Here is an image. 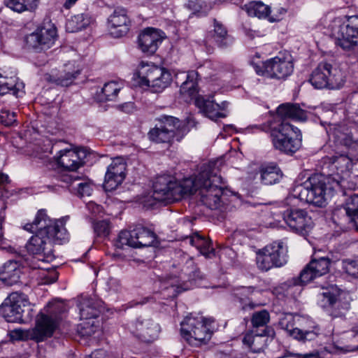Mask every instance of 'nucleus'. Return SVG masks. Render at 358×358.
Wrapping results in <instances>:
<instances>
[{"label":"nucleus","instance_id":"1","mask_svg":"<svg viewBox=\"0 0 358 358\" xmlns=\"http://www.w3.org/2000/svg\"><path fill=\"white\" fill-rule=\"evenodd\" d=\"M27 231L34 232L27 241V252L34 256H38V262H50L54 259L52 254V243L62 244L68 240V233L64 227L63 220H52L44 209L39 210L32 222L22 224Z\"/></svg>","mask_w":358,"mask_h":358},{"label":"nucleus","instance_id":"2","mask_svg":"<svg viewBox=\"0 0 358 358\" xmlns=\"http://www.w3.org/2000/svg\"><path fill=\"white\" fill-rule=\"evenodd\" d=\"M277 113L283 120L280 124L271 128L273 145L280 152L292 154L301 148L302 134L298 128L288 123L286 120L305 121L308 117V113L298 104L289 103L279 106Z\"/></svg>","mask_w":358,"mask_h":358},{"label":"nucleus","instance_id":"3","mask_svg":"<svg viewBox=\"0 0 358 358\" xmlns=\"http://www.w3.org/2000/svg\"><path fill=\"white\" fill-rule=\"evenodd\" d=\"M66 310L65 305L59 301L50 302L45 312L39 313L36 319L34 328L23 330L15 329L10 331L11 340H34L36 342L43 341L51 337L58 325V315Z\"/></svg>","mask_w":358,"mask_h":358},{"label":"nucleus","instance_id":"4","mask_svg":"<svg viewBox=\"0 0 358 358\" xmlns=\"http://www.w3.org/2000/svg\"><path fill=\"white\" fill-rule=\"evenodd\" d=\"M196 189V184L193 178L178 181L173 176L162 175L154 182L153 197L157 201L169 203L194 194Z\"/></svg>","mask_w":358,"mask_h":358},{"label":"nucleus","instance_id":"5","mask_svg":"<svg viewBox=\"0 0 358 358\" xmlns=\"http://www.w3.org/2000/svg\"><path fill=\"white\" fill-rule=\"evenodd\" d=\"M338 181L330 178L316 175L308 178L303 184L296 185L293 189V196L301 201L323 206L327 196L331 194L336 186H339Z\"/></svg>","mask_w":358,"mask_h":358},{"label":"nucleus","instance_id":"6","mask_svg":"<svg viewBox=\"0 0 358 358\" xmlns=\"http://www.w3.org/2000/svg\"><path fill=\"white\" fill-rule=\"evenodd\" d=\"M196 184L194 192L199 190L201 202L210 209H217L222 205V178L216 172L205 169L193 178Z\"/></svg>","mask_w":358,"mask_h":358},{"label":"nucleus","instance_id":"7","mask_svg":"<svg viewBox=\"0 0 358 358\" xmlns=\"http://www.w3.org/2000/svg\"><path fill=\"white\" fill-rule=\"evenodd\" d=\"M334 19L329 25L336 44L344 51H355L358 48V15Z\"/></svg>","mask_w":358,"mask_h":358},{"label":"nucleus","instance_id":"8","mask_svg":"<svg viewBox=\"0 0 358 358\" xmlns=\"http://www.w3.org/2000/svg\"><path fill=\"white\" fill-rule=\"evenodd\" d=\"M134 76L138 78L140 85L148 87L154 92H162L172 81V76L169 70L143 61L138 65Z\"/></svg>","mask_w":358,"mask_h":358},{"label":"nucleus","instance_id":"9","mask_svg":"<svg viewBox=\"0 0 358 358\" xmlns=\"http://www.w3.org/2000/svg\"><path fill=\"white\" fill-rule=\"evenodd\" d=\"M214 320L206 318L202 315L187 316L181 322L180 331L182 336L192 345L206 343L212 336L211 324Z\"/></svg>","mask_w":358,"mask_h":358},{"label":"nucleus","instance_id":"10","mask_svg":"<svg viewBox=\"0 0 358 358\" xmlns=\"http://www.w3.org/2000/svg\"><path fill=\"white\" fill-rule=\"evenodd\" d=\"M280 325L290 336L303 342L314 341L324 336L317 324L303 317L287 315L281 320Z\"/></svg>","mask_w":358,"mask_h":358},{"label":"nucleus","instance_id":"11","mask_svg":"<svg viewBox=\"0 0 358 358\" xmlns=\"http://www.w3.org/2000/svg\"><path fill=\"white\" fill-rule=\"evenodd\" d=\"M343 73L340 69L333 66L328 62H320L313 71L310 82L317 89H334L343 84Z\"/></svg>","mask_w":358,"mask_h":358},{"label":"nucleus","instance_id":"12","mask_svg":"<svg viewBox=\"0 0 358 358\" xmlns=\"http://www.w3.org/2000/svg\"><path fill=\"white\" fill-rule=\"evenodd\" d=\"M156 239L155 233L145 227H136L131 231L122 230L118 234L115 245L122 249L124 246L141 248L151 246Z\"/></svg>","mask_w":358,"mask_h":358},{"label":"nucleus","instance_id":"13","mask_svg":"<svg viewBox=\"0 0 358 358\" xmlns=\"http://www.w3.org/2000/svg\"><path fill=\"white\" fill-rule=\"evenodd\" d=\"M29 304L26 295L12 293L0 307V314L8 322H23L25 320L24 308Z\"/></svg>","mask_w":358,"mask_h":358},{"label":"nucleus","instance_id":"14","mask_svg":"<svg viewBox=\"0 0 358 358\" xmlns=\"http://www.w3.org/2000/svg\"><path fill=\"white\" fill-rule=\"evenodd\" d=\"M57 37V29L54 24L48 23L37 28L26 37L27 45L37 51L50 48Z\"/></svg>","mask_w":358,"mask_h":358},{"label":"nucleus","instance_id":"15","mask_svg":"<svg viewBox=\"0 0 358 358\" xmlns=\"http://www.w3.org/2000/svg\"><path fill=\"white\" fill-rule=\"evenodd\" d=\"M264 70L257 69L258 74L278 79L285 78L293 71L294 66L289 58L276 56L263 64Z\"/></svg>","mask_w":358,"mask_h":358},{"label":"nucleus","instance_id":"16","mask_svg":"<svg viewBox=\"0 0 358 358\" xmlns=\"http://www.w3.org/2000/svg\"><path fill=\"white\" fill-rule=\"evenodd\" d=\"M179 120L173 117H166L158 125L152 129L148 136L155 143H170L173 138Z\"/></svg>","mask_w":358,"mask_h":358},{"label":"nucleus","instance_id":"17","mask_svg":"<svg viewBox=\"0 0 358 358\" xmlns=\"http://www.w3.org/2000/svg\"><path fill=\"white\" fill-rule=\"evenodd\" d=\"M286 224L296 232L308 231L313 226V222L308 213L300 208H290L283 213Z\"/></svg>","mask_w":358,"mask_h":358},{"label":"nucleus","instance_id":"18","mask_svg":"<svg viewBox=\"0 0 358 358\" xmlns=\"http://www.w3.org/2000/svg\"><path fill=\"white\" fill-rule=\"evenodd\" d=\"M126 163L121 158L114 159L105 175L103 188L106 191L115 189L124 180Z\"/></svg>","mask_w":358,"mask_h":358},{"label":"nucleus","instance_id":"19","mask_svg":"<svg viewBox=\"0 0 358 358\" xmlns=\"http://www.w3.org/2000/svg\"><path fill=\"white\" fill-rule=\"evenodd\" d=\"M163 34L162 31L157 29H145L138 36L139 48L144 53L154 54L164 38Z\"/></svg>","mask_w":358,"mask_h":358},{"label":"nucleus","instance_id":"20","mask_svg":"<svg viewBox=\"0 0 358 358\" xmlns=\"http://www.w3.org/2000/svg\"><path fill=\"white\" fill-rule=\"evenodd\" d=\"M109 32L115 38L124 36L129 30L130 20L124 9H116L108 19Z\"/></svg>","mask_w":358,"mask_h":358},{"label":"nucleus","instance_id":"21","mask_svg":"<svg viewBox=\"0 0 358 358\" xmlns=\"http://www.w3.org/2000/svg\"><path fill=\"white\" fill-rule=\"evenodd\" d=\"M195 104L202 113L211 120H216L217 118L227 116L224 112L228 106L227 101L219 104L212 99L199 96L195 99Z\"/></svg>","mask_w":358,"mask_h":358},{"label":"nucleus","instance_id":"22","mask_svg":"<svg viewBox=\"0 0 358 358\" xmlns=\"http://www.w3.org/2000/svg\"><path fill=\"white\" fill-rule=\"evenodd\" d=\"M80 71L73 64H65L62 69L58 72H52V74L46 75L45 79L62 86L71 85L75 78L79 75Z\"/></svg>","mask_w":358,"mask_h":358},{"label":"nucleus","instance_id":"23","mask_svg":"<svg viewBox=\"0 0 358 358\" xmlns=\"http://www.w3.org/2000/svg\"><path fill=\"white\" fill-rule=\"evenodd\" d=\"M57 162L60 166L73 171L77 170L83 164L80 152L73 149L60 150Z\"/></svg>","mask_w":358,"mask_h":358},{"label":"nucleus","instance_id":"24","mask_svg":"<svg viewBox=\"0 0 358 358\" xmlns=\"http://www.w3.org/2000/svg\"><path fill=\"white\" fill-rule=\"evenodd\" d=\"M132 327V334L145 341H150L157 331V325L150 319H138Z\"/></svg>","mask_w":358,"mask_h":358},{"label":"nucleus","instance_id":"25","mask_svg":"<svg viewBox=\"0 0 358 358\" xmlns=\"http://www.w3.org/2000/svg\"><path fill=\"white\" fill-rule=\"evenodd\" d=\"M22 273L21 265L16 261H8L0 271V280L7 285L17 283Z\"/></svg>","mask_w":358,"mask_h":358},{"label":"nucleus","instance_id":"26","mask_svg":"<svg viewBox=\"0 0 358 358\" xmlns=\"http://www.w3.org/2000/svg\"><path fill=\"white\" fill-rule=\"evenodd\" d=\"M101 308V302L92 298H84L80 302V317L81 320L96 318Z\"/></svg>","mask_w":358,"mask_h":358},{"label":"nucleus","instance_id":"27","mask_svg":"<svg viewBox=\"0 0 358 358\" xmlns=\"http://www.w3.org/2000/svg\"><path fill=\"white\" fill-rule=\"evenodd\" d=\"M259 173L262 182L266 185L278 182L283 176L282 171L275 163L262 165Z\"/></svg>","mask_w":358,"mask_h":358},{"label":"nucleus","instance_id":"28","mask_svg":"<svg viewBox=\"0 0 358 358\" xmlns=\"http://www.w3.org/2000/svg\"><path fill=\"white\" fill-rule=\"evenodd\" d=\"M266 250L271 249V256L276 264V267H280L285 265L288 259L287 245L282 241H274L272 243L265 246Z\"/></svg>","mask_w":358,"mask_h":358},{"label":"nucleus","instance_id":"29","mask_svg":"<svg viewBox=\"0 0 358 358\" xmlns=\"http://www.w3.org/2000/svg\"><path fill=\"white\" fill-rule=\"evenodd\" d=\"M93 20L92 17L87 13L78 14L73 16L66 23V29L67 31L73 33L81 31L88 27Z\"/></svg>","mask_w":358,"mask_h":358},{"label":"nucleus","instance_id":"30","mask_svg":"<svg viewBox=\"0 0 358 358\" xmlns=\"http://www.w3.org/2000/svg\"><path fill=\"white\" fill-rule=\"evenodd\" d=\"M121 88L122 85L117 82L107 83L101 91L97 92V99L99 101H113L117 97Z\"/></svg>","mask_w":358,"mask_h":358},{"label":"nucleus","instance_id":"31","mask_svg":"<svg viewBox=\"0 0 358 358\" xmlns=\"http://www.w3.org/2000/svg\"><path fill=\"white\" fill-rule=\"evenodd\" d=\"M243 9L249 15L258 18H266L268 17L271 12V8L268 6L262 1H255L245 4Z\"/></svg>","mask_w":358,"mask_h":358},{"label":"nucleus","instance_id":"32","mask_svg":"<svg viewBox=\"0 0 358 358\" xmlns=\"http://www.w3.org/2000/svg\"><path fill=\"white\" fill-rule=\"evenodd\" d=\"M271 249L264 247L262 250L257 252L256 264L259 269L262 271H267L273 267H276V264L271 256Z\"/></svg>","mask_w":358,"mask_h":358},{"label":"nucleus","instance_id":"33","mask_svg":"<svg viewBox=\"0 0 358 358\" xmlns=\"http://www.w3.org/2000/svg\"><path fill=\"white\" fill-rule=\"evenodd\" d=\"M212 38L220 47H226L231 42L226 28L216 20H214V30Z\"/></svg>","mask_w":358,"mask_h":358},{"label":"nucleus","instance_id":"34","mask_svg":"<svg viewBox=\"0 0 358 358\" xmlns=\"http://www.w3.org/2000/svg\"><path fill=\"white\" fill-rule=\"evenodd\" d=\"M189 243L192 245L195 246L201 254L207 257H210V255L214 252L211 241L199 234L192 236L190 238Z\"/></svg>","mask_w":358,"mask_h":358},{"label":"nucleus","instance_id":"35","mask_svg":"<svg viewBox=\"0 0 358 358\" xmlns=\"http://www.w3.org/2000/svg\"><path fill=\"white\" fill-rule=\"evenodd\" d=\"M264 336L265 334L254 335L252 333H248L244 336L243 342L252 352H260L265 345L266 339L264 338Z\"/></svg>","mask_w":358,"mask_h":358},{"label":"nucleus","instance_id":"36","mask_svg":"<svg viewBox=\"0 0 358 358\" xmlns=\"http://www.w3.org/2000/svg\"><path fill=\"white\" fill-rule=\"evenodd\" d=\"M199 74L195 71H189L186 76V80L180 86V92L193 96L197 92Z\"/></svg>","mask_w":358,"mask_h":358},{"label":"nucleus","instance_id":"37","mask_svg":"<svg viewBox=\"0 0 358 358\" xmlns=\"http://www.w3.org/2000/svg\"><path fill=\"white\" fill-rule=\"evenodd\" d=\"M39 0H5V4L11 10L22 13L31 10L37 6Z\"/></svg>","mask_w":358,"mask_h":358},{"label":"nucleus","instance_id":"38","mask_svg":"<svg viewBox=\"0 0 358 358\" xmlns=\"http://www.w3.org/2000/svg\"><path fill=\"white\" fill-rule=\"evenodd\" d=\"M42 262H38L33 263L31 267L34 269L38 268L41 270L39 272L40 284L48 285L57 281L58 278L57 272L53 268H43L41 265Z\"/></svg>","mask_w":358,"mask_h":358},{"label":"nucleus","instance_id":"39","mask_svg":"<svg viewBox=\"0 0 358 358\" xmlns=\"http://www.w3.org/2000/svg\"><path fill=\"white\" fill-rule=\"evenodd\" d=\"M331 261L327 257L313 259L309 262L310 269H313L317 277L327 274L329 271Z\"/></svg>","mask_w":358,"mask_h":358},{"label":"nucleus","instance_id":"40","mask_svg":"<svg viewBox=\"0 0 358 358\" xmlns=\"http://www.w3.org/2000/svg\"><path fill=\"white\" fill-rule=\"evenodd\" d=\"M343 211L358 230V196L351 197V201L343 208Z\"/></svg>","mask_w":358,"mask_h":358},{"label":"nucleus","instance_id":"41","mask_svg":"<svg viewBox=\"0 0 358 358\" xmlns=\"http://www.w3.org/2000/svg\"><path fill=\"white\" fill-rule=\"evenodd\" d=\"M93 320H84L78 327V331L82 336H91L98 329L99 324Z\"/></svg>","mask_w":358,"mask_h":358},{"label":"nucleus","instance_id":"42","mask_svg":"<svg viewBox=\"0 0 358 358\" xmlns=\"http://www.w3.org/2000/svg\"><path fill=\"white\" fill-rule=\"evenodd\" d=\"M270 321V315L266 310L255 312L251 318L253 327H263L267 325Z\"/></svg>","mask_w":358,"mask_h":358},{"label":"nucleus","instance_id":"43","mask_svg":"<svg viewBox=\"0 0 358 358\" xmlns=\"http://www.w3.org/2000/svg\"><path fill=\"white\" fill-rule=\"evenodd\" d=\"M16 90H20V85L15 83V79L10 78L0 80V95L6 94L10 91L15 94Z\"/></svg>","mask_w":358,"mask_h":358},{"label":"nucleus","instance_id":"44","mask_svg":"<svg viewBox=\"0 0 358 358\" xmlns=\"http://www.w3.org/2000/svg\"><path fill=\"white\" fill-rule=\"evenodd\" d=\"M316 278H318L317 275L315 273L313 269H310L309 264H307L306 266L301 271L298 279L299 282L297 284L305 285L311 282Z\"/></svg>","mask_w":358,"mask_h":358},{"label":"nucleus","instance_id":"45","mask_svg":"<svg viewBox=\"0 0 358 358\" xmlns=\"http://www.w3.org/2000/svg\"><path fill=\"white\" fill-rule=\"evenodd\" d=\"M342 267L348 275L358 278V261L349 259L343 260Z\"/></svg>","mask_w":358,"mask_h":358},{"label":"nucleus","instance_id":"46","mask_svg":"<svg viewBox=\"0 0 358 358\" xmlns=\"http://www.w3.org/2000/svg\"><path fill=\"white\" fill-rule=\"evenodd\" d=\"M94 229L98 236H106L109 234V222L107 220L98 221L94 224Z\"/></svg>","mask_w":358,"mask_h":358},{"label":"nucleus","instance_id":"47","mask_svg":"<svg viewBox=\"0 0 358 358\" xmlns=\"http://www.w3.org/2000/svg\"><path fill=\"white\" fill-rule=\"evenodd\" d=\"M15 113L8 110H2L0 112V122L6 127L11 126L15 122Z\"/></svg>","mask_w":358,"mask_h":358},{"label":"nucleus","instance_id":"48","mask_svg":"<svg viewBox=\"0 0 358 358\" xmlns=\"http://www.w3.org/2000/svg\"><path fill=\"white\" fill-rule=\"evenodd\" d=\"M255 292V289L252 287H244L238 290L236 294L239 296L240 301L242 303H246L248 301L252 299V294Z\"/></svg>","mask_w":358,"mask_h":358},{"label":"nucleus","instance_id":"49","mask_svg":"<svg viewBox=\"0 0 358 358\" xmlns=\"http://www.w3.org/2000/svg\"><path fill=\"white\" fill-rule=\"evenodd\" d=\"M78 192L80 196H90L92 194V188L89 182H79L77 184Z\"/></svg>","mask_w":358,"mask_h":358},{"label":"nucleus","instance_id":"50","mask_svg":"<svg viewBox=\"0 0 358 358\" xmlns=\"http://www.w3.org/2000/svg\"><path fill=\"white\" fill-rule=\"evenodd\" d=\"M322 296L325 300L329 303V305H333L336 301V297L334 294H331L330 292H324L322 294Z\"/></svg>","mask_w":358,"mask_h":358},{"label":"nucleus","instance_id":"51","mask_svg":"<svg viewBox=\"0 0 358 358\" xmlns=\"http://www.w3.org/2000/svg\"><path fill=\"white\" fill-rule=\"evenodd\" d=\"M122 109L124 112L130 113L134 111V106L133 103L129 102L122 106Z\"/></svg>","mask_w":358,"mask_h":358},{"label":"nucleus","instance_id":"52","mask_svg":"<svg viewBox=\"0 0 358 358\" xmlns=\"http://www.w3.org/2000/svg\"><path fill=\"white\" fill-rule=\"evenodd\" d=\"M90 358H106V352L101 350L93 352Z\"/></svg>","mask_w":358,"mask_h":358},{"label":"nucleus","instance_id":"53","mask_svg":"<svg viewBox=\"0 0 358 358\" xmlns=\"http://www.w3.org/2000/svg\"><path fill=\"white\" fill-rule=\"evenodd\" d=\"M9 178L8 176L2 173H0V187L4 186L5 185L9 183Z\"/></svg>","mask_w":358,"mask_h":358},{"label":"nucleus","instance_id":"54","mask_svg":"<svg viewBox=\"0 0 358 358\" xmlns=\"http://www.w3.org/2000/svg\"><path fill=\"white\" fill-rule=\"evenodd\" d=\"M187 6L189 9L193 10L194 13H199L200 10L199 8H201L200 5H197L196 3H194L193 1H189Z\"/></svg>","mask_w":358,"mask_h":358},{"label":"nucleus","instance_id":"55","mask_svg":"<svg viewBox=\"0 0 358 358\" xmlns=\"http://www.w3.org/2000/svg\"><path fill=\"white\" fill-rule=\"evenodd\" d=\"M90 210H92L93 213H99L101 210V206L93 203H90L87 205Z\"/></svg>","mask_w":358,"mask_h":358},{"label":"nucleus","instance_id":"56","mask_svg":"<svg viewBox=\"0 0 358 358\" xmlns=\"http://www.w3.org/2000/svg\"><path fill=\"white\" fill-rule=\"evenodd\" d=\"M78 0H66L63 6L66 9H70L73 7Z\"/></svg>","mask_w":358,"mask_h":358},{"label":"nucleus","instance_id":"57","mask_svg":"<svg viewBox=\"0 0 358 358\" xmlns=\"http://www.w3.org/2000/svg\"><path fill=\"white\" fill-rule=\"evenodd\" d=\"M300 358H317V353H308L304 355H298Z\"/></svg>","mask_w":358,"mask_h":358},{"label":"nucleus","instance_id":"58","mask_svg":"<svg viewBox=\"0 0 358 358\" xmlns=\"http://www.w3.org/2000/svg\"><path fill=\"white\" fill-rule=\"evenodd\" d=\"M64 180L66 182L73 183L76 180H77V179L72 175H66L64 177Z\"/></svg>","mask_w":358,"mask_h":358},{"label":"nucleus","instance_id":"59","mask_svg":"<svg viewBox=\"0 0 358 358\" xmlns=\"http://www.w3.org/2000/svg\"><path fill=\"white\" fill-rule=\"evenodd\" d=\"M199 273H200V271H195V272L194 273V276H195V277H200V276H199Z\"/></svg>","mask_w":358,"mask_h":358},{"label":"nucleus","instance_id":"60","mask_svg":"<svg viewBox=\"0 0 358 358\" xmlns=\"http://www.w3.org/2000/svg\"><path fill=\"white\" fill-rule=\"evenodd\" d=\"M249 306H250L252 308H255V306L253 303H249Z\"/></svg>","mask_w":358,"mask_h":358}]
</instances>
